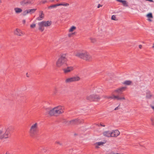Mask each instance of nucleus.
<instances>
[{
	"mask_svg": "<svg viewBox=\"0 0 154 154\" xmlns=\"http://www.w3.org/2000/svg\"><path fill=\"white\" fill-rule=\"evenodd\" d=\"M29 14L28 10H26L24 11L22 13V15L23 16H25Z\"/></svg>",
	"mask_w": 154,
	"mask_h": 154,
	"instance_id": "c85d7f7f",
	"label": "nucleus"
},
{
	"mask_svg": "<svg viewBox=\"0 0 154 154\" xmlns=\"http://www.w3.org/2000/svg\"><path fill=\"white\" fill-rule=\"evenodd\" d=\"M118 109H119V106H118V107H116V108L114 110H118Z\"/></svg>",
	"mask_w": 154,
	"mask_h": 154,
	"instance_id": "a18cd8bd",
	"label": "nucleus"
},
{
	"mask_svg": "<svg viewBox=\"0 0 154 154\" xmlns=\"http://www.w3.org/2000/svg\"><path fill=\"white\" fill-rule=\"evenodd\" d=\"M36 26V24L35 23H32L30 25V27L31 28H35Z\"/></svg>",
	"mask_w": 154,
	"mask_h": 154,
	"instance_id": "473e14b6",
	"label": "nucleus"
},
{
	"mask_svg": "<svg viewBox=\"0 0 154 154\" xmlns=\"http://www.w3.org/2000/svg\"><path fill=\"white\" fill-rule=\"evenodd\" d=\"M109 96H103V97L104 98H105L106 99H109V98H108L107 97H109Z\"/></svg>",
	"mask_w": 154,
	"mask_h": 154,
	"instance_id": "79ce46f5",
	"label": "nucleus"
},
{
	"mask_svg": "<svg viewBox=\"0 0 154 154\" xmlns=\"http://www.w3.org/2000/svg\"><path fill=\"white\" fill-rule=\"evenodd\" d=\"M125 98L124 96L117 95V100L121 101L125 100Z\"/></svg>",
	"mask_w": 154,
	"mask_h": 154,
	"instance_id": "b1692460",
	"label": "nucleus"
},
{
	"mask_svg": "<svg viewBox=\"0 0 154 154\" xmlns=\"http://www.w3.org/2000/svg\"><path fill=\"white\" fill-rule=\"evenodd\" d=\"M76 29V27L75 26H72L69 29V31L71 32L75 31Z\"/></svg>",
	"mask_w": 154,
	"mask_h": 154,
	"instance_id": "393cba45",
	"label": "nucleus"
},
{
	"mask_svg": "<svg viewBox=\"0 0 154 154\" xmlns=\"http://www.w3.org/2000/svg\"><path fill=\"white\" fill-rule=\"evenodd\" d=\"M85 51V50L75 51L74 53V55L77 57L83 59Z\"/></svg>",
	"mask_w": 154,
	"mask_h": 154,
	"instance_id": "423d86ee",
	"label": "nucleus"
},
{
	"mask_svg": "<svg viewBox=\"0 0 154 154\" xmlns=\"http://www.w3.org/2000/svg\"><path fill=\"white\" fill-rule=\"evenodd\" d=\"M36 9H28V11L29 12V14H32V13H34L35 11H36Z\"/></svg>",
	"mask_w": 154,
	"mask_h": 154,
	"instance_id": "a878e982",
	"label": "nucleus"
},
{
	"mask_svg": "<svg viewBox=\"0 0 154 154\" xmlns=\"http://www.w3.org/2000/svg\"><path fill=\"white\" fill-rule=\"evenodd\" d=\"M116 1L121 2L122 3L123 6L125 7L128 6V3L125 0H116Z\"/></svg>",
	"mask_w": 154,
	"mask_h": 154,
	"instance_id": "f3484780",
	"label": "nucleus"
},
{
	"mask_svg": "<svg viewBox=\"0 0 154 154\" xmlns=\"http://www.w3.org/2000/svg\"><path fill=\"white\" fill-rule=\"evenodd\" d=\"M38 29L41 32H43L44 30V26L42 21L39 22L38 23Z\"/></svg>",
	"mask_w": 154,
	"mask_h": 154,
	"instance_id": "ddd939ff",
	"label": "nucleus"
},
{
	"mask_svg": "<svg viewBox=\"0 0 154 154\" xmlns=\"http://www.w3.org/2000/svg\"><path fill=\"white\" fill-rule=\"evenodd\" d=\"M2 131L0 130V134H2Z\"/></svg>",
	"mask_w": 154,
	"mask_h": 154,
	"instance_id": "09e8293b",
	"label": "nucleus"
},
{
	"mask_svg": "<svg viewBox=\"0 0 154 154\" xmlns=\"http://www.w3.org/2000/svg\"><path fill=\"white\" fill-rule=\"evenodd\" d=\"M100 125L101 126H103V127H105V125H103V124H101V123H100Z\"/></svg>",
	"mask_w": 154,
	"mask_h": 154,
	"instance_id": "49530a36",
	"label": "nucleus"
},
{
	"mask_svg": "<svg viewBox=\"0 0 154 154\" xmlns=\"http://www.w3.org/2000/svg\"><path fill=\"white\" fill-rule=\"evenodd\" d=\"M78 122V120L77 119H73L68 122L69 124L73 125L77 124Z\"/></svg>",
	"mask_w": 154,
	"mask_h": 154,
	"instance_id": "aec40b11",
	"label": "nucleus"
},
{
	"mask_svg": "<svg viewBox=\"0 0 154 154\" xmlns=\"http://www.w3.org/2000/svg\"><path fill=\"white\" fill-rule=\"evenodd\" d=\"M146 17L148 18H153V16L152 14L151 13H149L147 14L146 15Z\"/></svg>",
	"mask_w": 154,
	"mask_h": 154,
	"instance_id": "7c9ffc66",
	"label": "nucleus"
},
{
	"mask_svg": "<svg viewBox=\"0 0 154 154\" xmlns=\"http://www.w3.org/2000/svg\"><path fill=\"white\" fill-rule=\"evenodd\" d=\"M49 1L50 2H53L54 0H49Z\"/></svg>",
	"mask_w": 154,
	"mask_h": 154,
	"instance_id": "de8ad7c7",
	"label": "nucleus"
},
{
	"mask_svg": "<svg viewBox=\"0 0 154 154\" xmlns=\"http://www.w3.org/2000/svg\"><path fill=\"white\" fill-rule=\"evenodd\" d=\"M117 96H115L114 94H112L111 96H109L107 97L109 99H113L114 100H117Z\"/></svg>",
	"mask_w": 154,
	"mask_h": 154,
	"instance_id": "4be33fe9",
	"label": "nucleus"
},
{
	"mask_svg": "<svg viewBox=\"0 0 154 154\" xmlns=\"http://www.w3.org/2000/svg\"><path fill=\"white\" fill-rule=\"evenodd\" d=\"M148 20L150 21H151L152 20L151 19H148Z\"/></svg>",
	"mask_w": 154,
	"mask_h": 154,
	"instance_id": "8fccbe9b",
	"label": "nucleus"
},
{
	"mask_svg": "<svg viewBox=\"0 0 154 154\" xmlns=\"http://www.w3.org/2000/svg\"><path fill=\"white\" fill-rule=\"evenodd\" d=\"M96 125L98 126H99V125L98 124H96Z\"/></svg>",
	"mask_w": 154,
	"mask_h": 154,
	"instance_id": "3c124183",
	"label": "nucleus"
},
{
	"mask_svg": "<svg viewBox=\"0 0 154 154\" xmlns=\"http://www.w3.org/2000/svg\"><path fill=\"white\" fill-rule=\"evenodd\" d=\"M150 120L151 122V124L152 125H154V119L151 118L150 119Z\"/></svg>",
	"mask_w": 154,
	"mask_h": 154,
	"instance_id": "e433bc0d",
	"label": "nucleus"
},
{
	"mask_svg": "<svg viewBox=\"0 0 154 154\" xmlns=\"http://www.w3.org/2000/svg\"><path fill=\"white\" fill-rule=\"evenodd\" d=\"M111 19L113 20H116V17L115 15H113L111 17Z\"/></svg>",
	"mask_w": 154,
	"mask_h": 154,
	"instance_id": "4c0bfd02",
	"label": "nucleus"
},
{
	"mask_svg": "<svg viewBox=\"0 0 154 154\" xmlns=\"http://www.w3.org/2000/svg\"><path fill=\"white\" fill-rule=\"evenodd\" d=\"M5 154H7V152Z\"/></svg>",
	"mask_w": 154,
	"mask_h": 154,
	"instance_id": "6e6d98bb",
	"label": "nucleus"
},
{
	"mask_svg": "<svg viewBox=\"0 0 154 154\" xmlns=\"http://www.w3.org/2000/svg\"><path fill=\"white\" fill-rule=\"evenodd\" d=\"M116 154H123V153L120 154V153H116Z\"/></svg>",
	"mask_w": 154,
	"mask_h": 154,
	"instance_id": "864d4df0",
	"label": "nucleus"
},
{
	"mask_svg": "<svg viewBox=\"0 0 154 154\" xmlns=\"http://www.w3.org/2000/svg\"><path fill=\"white\" fill-rule=\"evenodd\" d=\"M47 2V1L46 0H42L41 2V3L42 4H44Z\"/></svg>",
	"mask_w": 154,
	"mask_h": 154,
	"instance_id": "c9c22d12",
	"label": "nucleus"
},
{
	"mask_svg": "<svg viewBox=\"0 0 154 154\" xmlns=\"http://www.w3.org/2000/svg\"><path fill=\"white\" fill-rule=\"evenodd\" d=\"M9 133V129H7L6 131L4 134L1 135L0 136V139H2L4 138H7L8 137V135Z\"/></svg>",
	"mask_w": 154,
	"mask_h": 154,
	"instance_id": "f8f14e48",
	"label": "nucleus"
},
{
	"mask_svg": "<svg viewBox=\"0 0 154 154\" xmlns=\"http://www.w3.org/2000/svg\"><path fill=\"white\" fill-rule=\"evenodd\" d=\"M38 131V123L37 122L34 123L30 127L29 130V133L31 136L33 137L36 134Z\"/></svg>",
	"mask_w": 154,
	"mask_h": 154,
	"instance_id": "7ed1b4c3",
	"label": "nucleus"
},
{
	"mask_svg": "<svg viewBox=\"0 0 154 154\" xmlns=\"http://www.w3.org/2000/svg\"><path fill=\"white\" fill-rule=\"evenodd\" d=\"M64 107L61 106H59L53 108H48L46 109L45 115L49 114L51 116L58 115L64 112Z\"/></svg>",
	"mask_w": 154,
	"mask_h": 154,
	"instance_id": "f257e3e1",
	"label": "nucleus"
},
{
	"mask_svg": "<svg viewBox=\"0 0 154 154\" xmlns=\"http://www.w3.org/2000/svg\"><path fill=\"white\" fill-rule=\"evenodd\" d=\"M111 137H116L120 134V132L118 130H115L111 131Z\"/></svg>",
	"mask_w": 154,
	"mask_h": 154,
	"instance_id": "9b49d317",
	"label": "nucleus"
},
{
	"mask_svg": "<svg viewBox=\"0 0 154 154\" xmlns=\"http://www.w3.org/2000/svg\"><path fill=\"white\" fill-rule=\"evenodd\" d=\"M151 95L150 93L148 94H147L146 95V97L148 98H150L151 97Z\"/></svg>",
	"mask_w": 154,
	"mask_h": 154,
	"instance_id": "ea45409f",
	"label": "nucleus"
},
{
	"mask_svg": "<svg viewBox=\"0 0 154 154\" xmlns=\"http://www.w3.org/2000/svg\"><path fill=\"white\" fill-rule=\"evenodd\" d=\"M103 135L105 137H111V131H106L103 133Z\"/></svg>",
	"mask_w": 154,
	"mask_h": 154,
	"instance_id": "4468645a",
	"label": "nucleus"
},
{
	"mask_svg": "<svg viewBox=\"0 0 154 154\" xmlns=\"http://www.w3.org/2000/svg\"><path fill=\"white\" fill-rule=\"evenodd\" d=\"M39 16L36 18V19L37 20L40 21L44 19L45 17V14L42 11H39Z\"/></svg>",
	"mask_w": 154,
	"mask_h": 154,
	"instance_id": "1a4fd4ad",
	"label": "nucleus"
},
{
	"mask_svg": "<svg viewBox=\"0 0 154 154\" xmlns=\"http://www.w3.org/2000/svg\"><path fill=\"white\" fill-rule=\"evenodd\" d=\"M59 6H63L65 7H68L69 6V4L68 3H60L59 4Z\"/></svg>",
	"mask_w": 154,
	"mask_h": 154,
	"instance_id": "cd10ccee",
	"label": "nucleus"
},
{
	"mask_svg": "<svg viewBox=\"0 0 154 154\" xmlns=\"http://www.w3.org/2000/svg\"><path fill=\"white\" fill-rule=\"evenodd\" d=\"M150 106L152 109L154 110V101L153 102L150 104Z\"/></svg>",
	"mask_w": 154,
	"mask_h": 154,
	"instance_id": "72a5a7b5",
	"label": "nucleus"
},
{
	"mask_svg": "<svg viewBox=\"0 0 154 154\" xmlns=\"http://www.w3.org/2000/svg\"><path fill=\"white\" fill-rule=\"evenodd\" d=\"M105 142H96L94 144V146L96 148H99V146H102L105 143Z\"/></svg>",
	"mask_w": 154,
	"mask_h": 154,
	"instance_id": "2eb2a0df",
	"label": "nucleus"
},
{
	"mask_svg": "<svg viewBox=\"0 0 154 154\" xmlns=\"http://www.w3.org/2000/svg\"><path fill=\"white\" fill-rule=\"evenodd\" d=\"M45 27H48L50 26L51 24V21H42Z\"/></svg>",
	"mask_w": 154,
	"mask_h": 154,
	"instance_id": "dca6fc26",
	"label": "nucleus"
},
{
	"mask_svg": "<svg viewBox=\"0 0 154 154\" xmlns=\"http://www.w3.org/2000/svg\"><path fill=\"white\" fill-rule=\"evenodd\" d=\"M59 6V4H56V5H53L50 6H49L48 7V9H51V8H55L57 6Z\"/></svg>",
	"mask_w": 154,
	"mask_h": 154,
	"instance_id": "bb28decb",
	"label": "nucleus"
},
{
	"mask_svg": "<svg viewBox=\"0 0 154 154\" xmlns=\"http://www.w3.org/2000/svg\"><path fill=\"white\" fill-rule=\"evenodd\" d=\"M122 83L125 85H129L132 84V82L130 80H126L124 82Z\"/></svg>",
	"mask_w": 154,
	"mask_h": 154,
	"instance_id": "6ab92c4d",
	"label": "nucleus"
},
{
	"mask_svg": "<svg viewBox=\"0 0 154 154\" xmlns=\"http://www.w3.org/2000/svg\"><path fill=\"white\" fill-rule=\"evenodd\" d=\"M56 143L60 145H62V143L60 142L59 141H56Z\"/></svg>",
	"mask_w": 154,
	"mask_h": 154,
	"instance_id": "58836bf2",
	"label": "nucleus"
},
{
	"mask_svg": "<svg viewBox=\"0 0 154 154\" xmlns=\"http://www.w3.org/2000/svg\"><path fill=\"white\" fill-rule=\"evenodd\" d=\"M126 88L125 87H122L115 90V92H123L125 91V90Z\"/></svg>",
	"mask_w": 154,
	"mask_h": 154,
	"instance_id": "a211bd4d",
	"label": "nucleus"
},
{
	"mask_svg": "<svg viewBox=\"0 0 154 154\" xmlns=\"http://www.w3.org/2000/svg\"><path fill=\"white\" fill-rule=\"evenodd\" d=\"M26 21L25 20H23L22 21V23L23 24H25L26 23Z\"/></svg>",
	"mask_w": 154,
	"mask_h": 154,
	"instance_id": "a19ab883",
	"label": "nucleus"
},
{
	"mask_svg": "<svg viewBox=\"0 0 154 154\" xmlns=\"http://www.w3.org/2000/svg\"><path fill=\"white\" fill-rule=\"evenodd\" d=\"M66 54H62L60 55L56 62V66L58 68H63L67 65V63L68 60L66 57Z\"/></svg>",
	"mask_w": 154,
	"mask_h": 154,
	"instance_id": "f03ea898",
	"label": "nucleus"
},
{
	"mask_svg": "<svg viewBox=\"0 0 154 154\" xmlns=\"http://www.w3.org/2000/svg\"><path fill=\"white\" fill-rule=\"evenodd\" d=\"M92 58V57L91 55L85 51L83 59L89 61L91 60Z\"/></svg>",
	"mask_w": 154,
	"mask_h": 154,
	"instance_id": "0eeeda50",
	"label": "nucleus"
},
{
	"mask_svg": "<svg viewBox=\"0 0 154 154\" xmlns=\"http://www.w3.org/2000/svg\"><path fill=\"white\" fill-rule=\"evenodd\" d=\"M90 40L91 42L92 43H94L96 42V39L93 38H90Z\"/></svg>",
	"mask_w": 154,
	"mask_h": 154,
	"instance_id": "f704fd0d",
	"label": "nucleus"
},
{
	"mask_svg": "<svg viewBox=\"0 0 154 154\" xmlns=\"http://www.w3.org/2000/svg\"><path fill=\"white\" fill-rule=\"evenodd\" d=\"M1 2V1L0 0V3Z\"/></svg>",
	"mask_w": 154,
	"mask_h": 154,
	"instance_id": "5fc2aeb1",
	"label": "nucleus"
},
{
	"mask_svg": "<svg viewBox=\"0 0 154 154\" xmlns=\"http://www.w3.org/2000/svg\"><path fill=\"white\" fill-rule=\"evenodd\" d=\"M102 5H100V4H98L97 6V8H100V7H101Z\"/></svg>",
	"mask_w": 154,
	"mask_h": 154,
	"instance_id": "37998d69",
	"label": "nucleus"
},
{
	"mask_svg": "<svg viewBox=\"0 0 154 154\" xmlns=\"http://www.w3.org/2000/svg\"><path fill=\"white\" fill-rule=\"evenodd\" d=\"M14 10L15 12L17 14H19L21 13L22 11V10L20 8H15Z\"/></svg>",
	"mask_w": 154,
	"mask_h": 154,
	"instance_id": "5701e85b",
	"label": "nucleus"
},
{
	"mask_svg": "<svg viewBox=\"0 0 154 154\" xmlns=\"http://www.w3.org/2000/svg\"><path fill=\"white\" fill-rule=\"evenodd\" d=\"M35 0H23L20 2V5L22 6H26L28 5L33 4Z\"/></svg>",
	"mask_w": 154,
	"mask_h": 154,
	"instance_id": "39448f33",
	"label": "nucleus"
},
{
	"mask_svg": "<svg viewBox=\"0 0 154 154\" xmlns=\"http://www.w3.org/2000/svg\"><path fill=\"white\" fill-rule=\"evenodd\" d=\"M14 34L18 36H22L24 33L20 29H17L14 31Z\"/></svg>",
	"mask_w": 154,
	"mask_h": 154,
	"instance_id": "9d476101",
	"label": "nucleus"
},
{
	"mask_svg": "<svg viewBox=\"0 0 154 154\" xmlns=\"http://www.w3.org/2000/svg\"><path fill=\"white\" fill-rule=\"evenodd\" d=\"M80 79V78L78 76L68 77L65 79V82L66 83H69L79 81Z\"/></svg>",
	"mask_w": 154,
	"mask_h": 154,
	"instance_id": "20e7f679",
	"label": "nucleus"
},
{
	"mask_svg": "<svg viewBox=\"0 0 154 154\" xmlns=\"http://www.w3.org/2000/svg\"><path fill=\"white\" fill-rule=\"evenodd\" d=\"M152 48H154V45H153L152 46Z\"/></svg>",
	"mask_w": 154,
	"mask_h": 154,
	"instance_id": "603ef678",
	"label": "nucleus"
},
{
	"mask_svg": "<svg viewBox=\"0 0 154 154\" xmlns=\"http://www.w3.org/2000/svg\"><path fill=\"white\" fill-rule=\"evenodd\" d=\"M94 95L92 94L88 96L87 97V99L92 101L94 100Z\"/></svg>",
	"mask_w": 154,
	"mask_h": 154,
	"instance_id": "412c9836",
	"label": "nucleus"
},
{
	"mask_svg": "<svg viewBox=\"0 0 154 154\" xmlns=\"http://www.w3.org/2000/svg\"><path fill=\"white\" fill-rule=\"evenodd\" d=\"M73 70V68L72 66H68L66 68H64L63 70L65 74H67Z\"/></svg>",
	"mask_w": 154,
	"mask_h": 154,
	"instance_id": "6e6552de",
	"label": "nucleus"
},
{
	"mask_svg": "<svg viewBox=\"0 0 154 154\" xmlns=\"http://www.w3.org/2000/svg\"><path fill=\"white\" fill-rule=\"evenodd\" d=\"M142 46L141 45H140L139 46V47L141 49L142 48Z\"/></svg>",
	"mask_w": 154,
	"mask_h": 154,
	"instance_id": "c03bdc74",
	"label": "nucleus"
},
{
	"mask_svg": "<svg viewBox=\"0 0 154 154\" xmlns=\"http://www.w3.org/2000/svg\"><path fill=\"white\" fill-rule=\"evenodd\" d=\"M48 149V148L47 147H43L41 149L42 151L43 152H45L47 151Z\"/></svg>",
	"mask_w": 154,
	"mask_h": 154,
	"instance_id": "c756f323",
	"label": "nucleus"
},
{
	"mask_svg": "<svg viewBox=\"0 0 154 154\" xmlns=\"http://www.w3.org/2000/svg\"><path fill=\"white\" fill-rule=\"evenodd\" d=\"M94 100H99L100 99V97L99 96H98V95H94Z\"/></svg>",
	"mask_w": 154,
	"mask_h": 154,
	"instance_id": "2f4dec72",
	"label": "nucleus"
}]
</instances>
